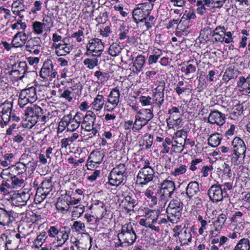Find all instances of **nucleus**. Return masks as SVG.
<instances>
[{
	"instance_id": "nucleus-1",
	"label": "nucleus",
	"mask_w": 250,
	"mask_h": 250,
	"mask_svg": "<svg viewBox=\"0 0 250 250\" xmlns=\"http://www.w3.org/2000/svg\"><path fill=\"white\" fill-rule=\"evenodd\" d=\"M70 232V229L68 227L51 226L47 230L50 237L55 238L58 242V246L61 247L68 240Z\"/></svg>"
},
{
	"instance_id": "nucleus-2",
	"label": "nucleus",
	"mask_w": 250,
	"mask_h": 250,
	"mask_svg": "<svg viewBox=\"0 0 250 250\" xmlns=\"http://www.w3.org/2000/svg\"><path fill=\"white\" fill-rule=\"evenodd\" d=\"M126 167L125 164H119L111 171L109 176V184L117 186L121 184L126 176Z\"/></svg>"
},
{
	"instance_id": "nucleus-3",
	"label": "nucleus",
	"mask_w": 250,
	"mask_h": 250,
	"mask_svg": "<svg viewBox=\"0 0 250 250\" xmlns=\"http://www.w3.org/2000/svg\"><path fill=\"white\" fill-rule=\"evenodd\" d=\"M182 208V204L179 199H173L170 202L166 211L170 222L173 223L180 218Z\"/></svg>"
},
{
	"instance_id": "nucleus-4",
	"label": "nucleus",
	"mask_w": 250,
	"mask_h": 250,
	"mask_svg": "<svg viewBox=\"0 0 250 250\" xmlns=\"http://www.w3.org/2000/svg\"><path fill=\"white\" fill-rule=\"evenodd\" d=\"M81 115V113L77 112L73 117L71 114L64 115L59 122V126L62 124L63 125H66L68 132H73L80 126L82 119Z\"/></svg>"
},
{
	"instance_id": "nucleus-5",
	"label": "nucleus",
	"mask_w": 250,
	"mask_h": 250,
	"mask_svg": "<svg viewBox=\"0 0 250 250\" xmlns=\"http://www.w3.org/2000/svg\"><path fill=\"white\" fill-rule=\"evenodd\" d=\"M41 78L45 81L51 82L58 77V73L54 68L53 62L51 59L46 60L43 63L39 73Z\"/></svg>"
},
{
	"instance_id": "nucleus-6",
	"label": "nucleus",
	"mask_w": 250,
	"mask_h": 250,
	"mask_svg": "<svg viewBox=\"0 0 250 250\" xmlns=\"http://www.w3.org/2000/svg\"><path fill=\"white\" fill-rule=\"evenodd\" d=\"M145 163V166L140 169L137 176L136 182L142 186L151 181L154 174L153 169L149 166V161L147 160Z\"/></svg>"
},
{
	"instance_id": "nucleus-7",
	"label": "nucleus",
	"mask_w": 250,
	"mask_h": 250,
	"mask_svg": "<svg viewBox=\"0 0 250 250\" xmlns=\"http://www.w3.org/2000/svg\"><path fill=\"white\" fill-rule=\"evenodd\" d=\"M86 48L87 55L99 58L104 51V46L100 39L94 38L89 41Z\"/></svg>"
},
{
	"instance_id": "nucleus-8",
	"label": "nucleus",
	"mask_w": 250,
	"mask_h": 250,
	"mask_svg": "<svg viewBox=\"0 0 250 250\" xmlns=\"http://www.w3.org/2000/svg\"><path fill=\"white\" fill-rule=\"evenodd\" d=\"M160 192H157L158 195L160 196V200L166 201L167 197H171V195L175 189V183L171 180H165L160 184Z\"/></svg>"
},
{
	"instance_id": "nucleus-9",
	"label": "nucleus",
	"mask_w": 250,
	"mask_h": 250,
	"mask_svg": "<svg viewBox=\"0 0 250 250\" xmlns=\"http://www.w3.org/2000/svg\"><path fill=\"white\" fill-rule=\"evenodd\" d=\"M0 177L2 180L0 186V191L3 193H9V190L12 189L13 176L9 169L5 168L1 172Z\"/></svg>"
},
{
	"instance_id": "nucleus-10",
	"label": "nucleus",
	"mask_w": 250,
	"mask_h": 250,
	"mask_svg": "<svg viewBox=\"0 0 250 250\" xmlns=\"http://www.w3.org/2000/svg\"><path fill=\"white\" fill-rule=\"evenodd\" d=\"M208 196L213 203H218L223 200L225 198L224 192L220 187V184H214L210 187L208 191Z\"/></svg>"
},
{
	"instance_id": "nucleus-11",
	"label": "nucleus",
	"mask_w": 250,
	"mask_h": 250,
	"mask_svg": "<svg viewBox=\"0 0 250 250\" xmlns=\"http://www.w3.org/2000/svg\"><path fill=\"white\" fill-rule=\"evenodd\" d=\"M120 92L117 87H115L111 90L109 95L107 97V103L111 104V107H109V105L106 103L105 104V108H106L108 111H111L116 107L120 102Z\"/></svg>"
},
{
	"instance_id": "nucleus-12",
	"label": "nucleus",
	"mask_w": 250,
	"mask_h": 250,
	"mask_svg": "<svg viewBox=\"0 0 250 250\" xmlns=\"http://www.w3.org/2000/svg\"><path fill=\"white\" fill-rule=\"evenodd\" d=\"M40 38L36 37L26 41L25 47L26 51L33 53L34 55H38L40 53L39 48L41 45Z\"/></svg>"
},
{
	"instance_id": "nucleus-13",
	"label": "nucleus",
	"mask_w": 250,
	"mask_h": 250,
	"mask_svg": "<svg viewBox=\"0 0 250 250\" xmlns=\"http://www.w3.org/2000/svg\"><path fill=\"white\" fill-rule=\"evenodd\" d=\"M30 194L22 192L21 193H14L11 198V203L15 206H22L26 204L30 198Z\"/></svg>"
},
{
	"instance_id": "nucleus-14",
	"label": "nucleus",
	"mask_w": 250,
	"mask_h": 250,
	"mask_svg": "<svg viewBox=\"0 0 250 250\" xmlns=\"http://www.w3.org/2000/svg\"><path fill=\"white\" fill-rule=\"evenodd\" d=\"M71 197L70 195L65 194L62 195L58 198L56 203V208L58 210L62 213L67 212L71 205Z\"/></svg>"
},
{
	"instance_id": "nucleus-15",
	"label": "nucleus",
	"mask_w": 250,
	"mask_h": 250,
	"mask_svg": "<svg viewBox=\"0 0 250 250\" xmlns=\"http://www.w3.org/2000/svg\"><path fill=\"white\" fill-rule=\"evenodd\" d=\"M27 40V34L25 31L17 33L13 38L11 44L13 47H21L26 43Z\"/></svg>"
},
{
	"instance_id": "nucleus-16",
	"label": "nucleus",
	"mask_w": 250,
	"mask_h": 250,
	"mask_svg": "<svg viewBox=\"0 0 250 250\" xmlns=\"http://www.w3.org/2000/svg\"><path fill=\"white\" fill-rule=\"evenodd\" d=\"M225 115L217 110L211 112L208 117V122L209 123L216 124L219 125H223L225 123Z\"/></svg>"
},
{
	"instance_id": "nucleus-17",
	"label": "nucleus",
	"mask_w": 250,
	"mask_h": 250,
	"mask_svg": "<svg viewBox=\"0 0 250 250\" xmlns=\"http://www.w3.org/2000/svg\"><path fill=\"white\" fill-rule=\"evenodd\" d=\"M225 34V27L224 26H217L212 31V41L215 42L223 43Z\"/></svg>"
},
{
	"instance_id": "nucleus-18",
	"label": "nucleus",
	"mask_w": 250,
	"mask_h": 250,
	"mask_svg": "<svg viewBox=\"0 0 250 250\" xmlns=\"http://www.w3.org/2000/svg\"><path fill=\"white\" fill-rule=\"evenodd\" d=\"M53 46L55 47V52L58 56H64L69 53L73 49L72 45L70 44H62L61 43H53Z\"/></svg>"
},
{
	"instance_id": "nucleus-19",
	"label": "nucleus",
	"mask_w": 250,
	"mask_h": 250,
	"mask_svg": "<svg viewBox=\"0 0 250 250\" xmlns=\"http://www.w3.org/2000/svg\"><path fill=\"white\" fill-rule=\"evenodd\" d=\"M12 108V104L11 103L5 101L1 104L0 105V112L2 113L1 118L6 124L7 121H4V119L9 120L10 114H11V109Z\"/></svg>"
},
{
	"instance_id": "nucleus-20",
	"label": "nucleus",
	"mask_w": 250,
	"mask_h": 250,
	"mask_svg": "<svg viewBox=\"0 0 250 250\" xmlns=\"http://www.w3.org/2000/svg\"><path fill=\"white\" fill-rule=\"evenodd\" d=\"M232 152L238 153H246V147L244 142L239 137H235L231 143Z\"/></svg>"
},
{
	"instance_id": "nucleus-21",
	"label": "nucleus",
	"mask_w": 250,
	"mask_h": 250,
	"mask_svg": "<svg viewBox=\"0 0 250 250\" xmlns=\"http://www.w3.org/2000/svg\"><path fill=\"white\" fill-rule=\"evenodd\" d=\"M14 220V218L11 211H7L2 208H0V224L8 226Z\"/></svg>"
},
{
	"instance_id": "nucleus-22",
	"label": "nucleus",
	"mask_w": 250,
	"mask_h": 250,
	"mask_svg": "<svg viewBox=\"0 0 250 250\" xmlns=\"http://www.w3.org/2000/svg\"><path fill=\"white\" fill-rule=\"evenodd\" d=\"M20 93L21 97L27 98L31 103L35 102L37 99L36 88L33 86L22 90Z\"/></svg>"
},
{
	"instance_id": "nucleus-23",
	"label": "nucleus",
	"mask_w": 250,
	"mask_h": 250,
	"mask_svg": "<svg viewBox=\"0 0 250 250\" xmlns=\"http://www.w3.org/2000/svg\"><path fill=\"white\" fill-rule=\"evenodd\" d=\"M119 240H123L125 245L130 246L135 241L137 236L135 232L132 233H119L118 234Z\"/></svg>"
},
{
	"instance_id": "nucleus-24",
	"label": "nucleus",
	"mask_w": 250,
	"mask_h": 250,
	"mask_svg": "<svg viewBox=\"0 0 250 250\" xmlns=\"http://www.w3.org/2000/svg\"><path fill=\"white\" fill-rule=\"evenodd\" d=\"M199 192V186L198 182L192 181L188 184L186 188V194L189 199L197 195Z\"/></svg>"
},
{
	"instance_id": "nucleus-25",
	"label": "nucleus",
	"mask_w": 250,
	"mask_h": 250,
	"mask_svg": "<svg viewBox=\"0 0 250 250\" xmlns=\"http://www.w3.org/2000/svg\"><path fill=\"white\" fill-rule=\"evenodd\" d=\"M230 158V162L234 166H242L245 163L246 153H238L232 152L229 156Z\"/></svg>"
},
{
	"instance_id": "nucleus-26",
	"label": "nucleus",
	"mask_w": 250,
	"mask_h": 250,
	"mask_svg": "<svg viewBox=\"0 0 250 250\" xmlns=\"http://www.w3.org/2000/svg\"><path fill=\"white\" fill-rule=\"evenodd\" d=\"M146 58L142 55L137 56L133 62L132 71L134 73L138 74L142 70L145 64Z\"/></svg>"
},
{
	"instance_id": "nucleus-27",
	"label": "nucleus",
	"mask_w": 250,
	"mask_h": 250,
	"mask_svg": "<svg viewBox=\"0 0 250 250\" xmlns=\"http://www.w3.org/2000/svg\"><path fill=\"white\" fill-rule=\"evenodd\" d=\"M161 84L162 85L160 84L156 88V90L157 92L155 94V101L158 104L159 108H160L164 101V91L165 90V83H161Z\"/></svg>"
},
{
	"instance_id": "nucleus-28",
	"label": "nucleus",
	"mask_w": 250,
	"mask_h": 250,
	"mask_svg": "<svg viewBox=\"0 0 250 250\" xmlns=\"http://www.w3.org/2000/svg\"><path fill=\"white\" fill-rule=\"evenodd\" d=\"M136 115L140 117L146 123H148L154 116L153 107L151 109L142 108L137 113Z\"/></svg>"
},
{
	"instance_id": "nucleus-29",
	"label": "nucleus",
	"mask_w": 250,
	"mask_h": 250,
	"mask_svg": "<svg viewBox=\"0 0 250 250\" xmlns=\"http://www.w3.org/2000/svg\"><path fill=\"white\" fill-rule=\"evenodd\" d=\"M104 104V99L103 95L98 94L91 103L92 107L96 111H100Z\"/></svg>"
},
{
	"instance_id": "nucleus-30",
	"label": "nucleus",
	"mask_w": 250,
	"mask_h": 250,
	"mask_svg": "<svg viewBox=\"0 0 250 250\" xmlns=\"http://www.w3.org/2000/svg\"><path fill=\"white\" fill-rule=\"evenodd\" d=\"M123 47L120 43L113 42L108 48V53L112 57H116L119 55Z\"/></svg>"
},
{
	"instance_id": "nucleus-31",
	"label": "nucleus",
	"mask_w": 250,
	"mask_h": 250,
	"mask_svg": "<svg viewBox=\"0 0 250 250\" xmlns=\"http://www.w3.org/2000/svg\"><path fill=\"white\" fill-rule=\"evenodd\" d=\"M190 62H194V61L192 60L187 62V64L185 66H182L181 68L182 72L184 73L186 76H188L190 74L194 73L196 70V63L192 64L190 63Z\"/></svg>"
},
{
	"instance_id": "nucleus-32",
	"label": "nucleus",
	"mask_w": 250,
	"mask_h": 250,
	"mask_svg": "<svg viewBox=\"0 0 250 250\" xmlns=\"http://www.w3.org/2000/svg\"><path fill=\"white\" fill-rule=\"evenodd\" d=\"M104 158L103 154L99 151L92 152L90 153L88 159V163L90 162L96 164H100L102 163Z\"/></svg>"
},
{
	"instance_id": "nucleus-33",
	"label": "nucleus",
	"mask_w": 250,
	"mask_h": 250,
	"mask_svg": "<svg viewBox=\"0 0 250 250\" xmlns=\"http://www.w3.org/2000/svg\"><path fill=\"white\" fill-rule=\"evenodd\" d=\"M221 140L222 137L220 134H212L208 138V144L212 147H216L220 145Z\"/></svg>"
},
{
	"instance_id": "nucleus-34",
	"label": "nucleus",
	"mask_w": 250,
	"mask_h": 250,
	"mask_svg": "<svg viewBox=\"0 0 250 250\" xmlns=\"http://www.w3.org/2000/svg\"><path fill=\"white\" fill-rule=\"evenodd\" d=\"M137 7L141 10L146 17L149 16L150 11L153 8V4L144 2L138 4Z\"/></svg>"
},
{
	"instance_id": "nucleus-35",
	"label": "nucleus",
	"mask_w": 250,
	"mask_h": 250,
	"mask_svg": "<svg viewBox=\"0 0 250 250\" xmlns=\"http://www.w3.org/2000/svg\"><path fill=\"white\" fill-rule=\"evenodd\" d=\"M147 123L140 118L138 115L135 116V121L133 122V132H136L142 129Z\"/></svg>"
},
{
	"instance_id": "nucleus-36",
	"label": "nucleus",
	"mask_w": 250,
	"mask_h": 250,
	"mask_svg": "<svg viewBox=\"0 0 250 250\" xmlns=\"http://www.w3.org/2000/svg\"><path fill=\"white\" fill-rule=\"evenodd\" d=\"M191 234L190 231L186 229L183 233L181 234L179 237L180 242L181 245H188L191 241Z\"/></svg>"
},
{
	"instance_id": "nucleus-37",
	"label": "nucleus",
	"mask_w": 250,
	"mask_h": 250,
	"mask_svg": "<svg viewBox=\"0 0 250 250\" xmlns=\"http://www.w3.org/2000/svg\"><path fill=\"white\" fill-rule=\"evenodd\" d=\"M14 70H18L24 76L27 70V63L24 61H21L18 63H15L12 65V67Z\"/></svg>"
},
{
	"instance_id": "nucleus-38",
	"label": "nucleus",
	"mask_w": 250,
	"mask_h": 250,
	"mask_svg": "<svg viewBox=\"0 0 250 250\" xmlns=\"http://www.w3.org/2000/svg\"><path fill=\"white\" fill-rule=\"evenodd\" d=\"M52 186L51 184V178L45 179L42 183L41 189H38V192H41V190H44V195L48 194L51 191Z\"/></svg>"
},
{
	"instance_id": "nucleus-39",
	"label": "nucleus",
	"mask_w": 250,
	"mask_h": 250,
	"mask_svg": "<svg viewBox=\"0 0 250 250\" xmlns=\"http://www.w3.org/2000/svg\"><path fill=\"white\" fill-rule=\"evenodd\" d=\"M6 169H9L10 172H18L19 173L24 174L26 170L25 164L22 163H17L15 166L8 167Z\"/></svg>"
},
{
	"instance_id": "nucleus-40",
	"label": "nucleus",
	"mask_w": 250,
	"mask_h": 250,
	"mask_svg": "<svg viewBox=\"0 0 250 250\" xmlns=\"http://www.w3.org/2000/svg\"><path fill=\"white\" fill-rule=\"evenodd\" d=\"M250 241L248 239H241L235 246L234 250H250Z\"/></svg>"
},
{
	"instance_id": "nucleus-41",
	"label": "nucleus",
	"mask_w": 250,
	"mask_h": 250,
	"mask_svg": "<svg viewBox=\"0 0 250 250\" xmlns=\"http://www.w3.org/2000/svg\"><path fill=\"white\" fill-rule=\"evenodd\" d=\"M153 53L148 57V63L149 65L157 62L159 58L162 55V51L159 49H155L154 50Z\"/></svg>"
},
{
	"instance_id": "nucleus-42",
	"label": "nucleus",
	"mask_w": 250,
	"mask_h": 250,
	"mask_svg": "<svg viewBox=\"0 0 250 250\" xmlns=\"http://www.w3.org/2000/svg\"><path fill=\"white\" fill-rule=\"evenodd\" d=\"M157 193H155L153 192L152 188H148L145 192V196L150 199L153 205H156L157 204L158 198H157Z\"/></svg>"
},
{
	"instance_id": "nucleus-43",
	"label": "nucleus",
	"mask_w": 250,
	"mask_h": 250,
	"mask_svg": "<svg viewBox=\"0 0 250 250\" xmlns=\"http://www.w3.org/2000/svg\"><path fill=\"white\" fill-rule=\"evenodd\" d=\"M237 86L239 88V89L241 91L244 92L246 93L249 94L247 78L245 79L244 77H240L239 80L237 83Z\"/></svg>"
},
{
	"instance_id": "nucleus-44",
	"label": "nucleus",
	"mask_w": 250,
	"mask_h": 250,
	"mask_svg": "<svg viewBox=\"0 0 250 250\" xmlns=\"http://www.w3.org/2000/svg\"><path fill=\"white\" fill-rule=\"evenodd\" d=\"M187 137V132L183 129L177 131L172 137L174 141H181L183 144Z\"/></svg>"
},
{
	"instance_id": "nucleus-45",
	"label": "nucleus",
	"mask_w": 250,
	"mask_h": 250,
	"mask_svg": "<svg viewBox=\"0 0 250 250\" xmlns=\"http://www.w3.org/2000/svg\"><path fill=\"white\" fill-rule=\"evenodd\" d=\"M134 20L136 22H143L146 17L144 14L137 7L132 12Z\"/></svg>"
},
{
	"instance_id": "nucleus-46",
	"label": "nucleus",
	"mask_w": 250,
	"mask_h": 250,
	"mask_svg": "<svg viewBox=\"0 0 250 250\" xmlns=\"http://www.w3.org/2000/svg\"><path fill=\"white\" fill-rule=\"evenodd\" d=\"M83 64L89 69H93L99 64L98 58H86L83 61Z\"/></svg>"
},
{
	"instance_id": "nucleus-47",
	"label": "nucleus",
	"mask_w": 250,
	"mask_h": 250,
	"mask_svg": "<svg viewBox=\"0 0 250 250\" xmlns=\"http://www.w3.org/2000/svg\"><path fill=\"white\" fill-rule=\"evenodd\" d=\"M125 208L128 211H131L133 210L134 208L135 207V200L132 198L130 196H127L125 197Z\"/></svg>"
},
{
	"instance_id": "nucleus-48",
	"label": "nucleus",
	"mask_w": 250,
	"mask_h": 250,
	"mask_svg": "<svg viewBox=\"0 0 250 250\" xmlns=\"http://www.w3.org/2000/svg\"><path fill=\"white\" fill-rule=\"evenodd\" d=\"M187 167H188L186 165H180L179 167H175L171 174L174 176L183 174L186 172Z\"/></svg>"
},
{
	"instance_id": "nucleus-49",
	"label": "nucleus",
	"mask_w": 250,
	"mask_h": 250,
	"mask_svg": "<svg viewBox=\"0 0 250 250\" xmlns=\"http://www.w3.org/2000/svg\"><path fill=\"white\" fill-rule=\"evenodd\" d=\"M96 119V115L91 111H88L84 116L82 123L88 122L95 123Z\"/></svg>"
},
{
	"instance_id": "nucleus-50",
	"label": "nucleus",
	"mask_w": 250,
	"mask_h": 250,
	"mask_svg": "<svg viewBox=\"0 0 250 250\" xmlns=\"http://www.w3.org/2000/svg\"><path fill=\"white\" fill-rule=\"evenodd\" d=\"M12 189H17L22 187L24 180L22 177H18L13 175Z\"/></svg>"
},
{
	"instance_id": "nucleus-51",
	"label": "nucleus",
	"mask_w": 250,
	"mask_h": 250,
	"mask_svg": "<svg viewBox=\"0 0 250 250\" xmlns=\"http://www.w3.org/2000/svg\"><path fill=\"white\" fill-rule=\"evenodd\" d=\"M184 148V145L181 141H173L171 143V149L175 152H181Z\"/></svg>"
},
{
	"instance_id": "nucleus-52",
	"label": "nucleus",
	"mask_w": 250,
	"mask_h": 250,
	"mask_svg": "<svg viewBox=\"0 0 250 250\" xmlns=\"http://www.w3.org/2000/svg\"><path fill=\"white\" fill-rule=\"evenodd\" d=\"M210 37H212V31L211 30L204 28L200 31L199 38H201L204 41H207L209 40Z\"/></svg>"
},
{
	"instance_id": "nucleus-53",
	"label": "nucleus",
	"mask_w": 250,
	"mask_h": 250,
	"mask_svg": "<svg viewBox=\"0 0 250 250\" xmlns=\"http://www.w3.org/2000/svg\"><path fill=\"white\" fill-rule=\"evenodd\" d=\"M171 143L172 142L169 138H166L165 141L163 142V149L161 151V152L163 154L168 153L170 150V147H169V146L170 145Z\"/></svg>"
},
{
	"instance_id": "nucleus-54",
	"label": "nucleus",
	"mask_w": 250,
	"mask_h": 250,
	"mask_svg": "<svg viewBox=\"0 0 250 250\" xmlns=\"http://www.w3.org/2000/svg\"><path fill=\"white\" fill-rule=\"evenodd\" d=\"M47 237V236L46 235V233L45 231H43L39 235L37 236L35 240V243L36 246L38 247H39L38 246H41Z\"/></svg>"
},
{
	"instance_id": "nucleus-55",
	"label": "nucleus",
	"mask_w": 250,
	"mask_h": 250,
	"mask_svg": "<svg viewBox=\"0 0 250 250\" xmlns=\"http://www.w3.org/2000/svg\"><path fill=\"white\" fill-rule=\"evenodd\" d=\"M33 29L34 33L37 35L41 34L43 32V24L40 21H35L33 23Z\"/></svg>"
},
{
	"instance_id": "nucleus-56",
	"label": "nucleus",
	"mask_w": 250,
	"mask_h": 250,
	"mask_svg": "<svg viewBox=\"0 0 250 250\" xmlns=\"http://www.w3.org/2000/svg\"><path fill=\"white\" fill-rule=\"evenodd\" d=\"M83 29L81 28L78 31H76L71 35V37L73 38H76V41L78 42H80L83 41Z\"/></svg>"
},
{
	"instance_id": "nucleus-57",
	"label": "nucleus",
	"mask_w": 250,
	"mask_h": 250,
	"mask_svg": "<svg viewBox=\"0 0 250 250\" xmlns=\"http://www.w3.org/2000/svg\"><path fill=\"white\" fill-rule=\"evenodd\" d=\"M226 216L224 214L219 215L216 220L212 222L213 225H218L223 228L226 220Z\"/></svg>"
},
{
	"instance_id": "nucleus-58",
	"label": "nucleus",
	"mask_w": 250,
	"mask_h": 250,
	"mask_svg": "<svg viewBox=\"0 0 250 250\" xmlns=\"http://www.w3.org/2000/svg\"><path fill=\"white\" fill-rule=\"evenodd\" d=\"M73 96L70 90L66 89L61 94L60 97L65 99L68 102H72L73 101Z\"/></svg>"
},
{
	"instance_id": "nucleus-59",
	"label": "nucleus",
	"mask_w": 250,
	"mask_h": 250,
	"mask_svg": "<svg viewBox=\"0 0 250 250\" xmlns=\"http://www.w3.org/2000/svg\"><path fill=\"white\" fill-rule=\"evenodd\" d=\"M106 73L101 71H96L94 73V76L97 78V80L101 83H104L106 80Z\"/></svg>"
},
{
	"instance_id": "nucleus-60",
	"label": "nucleus",
	"mask_w": 250,
	"mask_h": 250,
	"mask_svg": "<svg viewBox=\"0 0 250 250\" xmlns=\"http://www.w3.org/2000/svg\"><path fill=\"white\" fill-rule=\"evenodd\" d=\"M42 24L48 27H52L53 24V17L51 16L45 15L43 18Z\"/></svg>"
},
{
	"instance_id": "nucleus-61",
	"label": "nucleus",
	"mask_w": 250,
	"mask_h": 250,
	"mask_svg": "<svg viewBox=\"0 0 250 250\" xmlns=\"http://www.w3.org/2000/svg\"><path fill=\"white\" fill-rule=\"evenodd\" d=\"M220 187L224 192V196H226L227 198L228 197L229 195L227 193V191L231 189L232 187V184L229 182H226L223 184H220Z\"/></svg>"
},
{
	"instance_id": "nucleus-62",
	"label": "nucleus",
	"mask_w": 250,
	"mask_h": 250,
	"mask_svg": "<svg viewBox=\"0 0 250 250\" xmlns=\"http://www.w3.org/2000/svg\"><path fill=\"white\" fill-rule=\"evenodd\" d=\"M9 74L11 78H13L14 81H18V80H21L24 76L19 71L14 70L11 68V70L9 72Z\"/></svg>"
},
{
	"instance_id": "nucleus-63",
	"label": "nucleus",
	"mask_w": 250,
	"mask_h": 250,
	"mask_svg": "<svg viewBox=\"0 0 250 250\" xmlns=\"http://www.w3.org/2000/svg\"><path fill=\"white\" fill-rule=\"evenodd\" d=\"M12 8H16L21 11H25V6L23 4L22 0H18L15 1L12 4Z\"/></svg>"
},
{
	"instance_id": "nucleus-64",
	"label": "nucleus",
	"mask_w": 250,
	"mask_h": 250,
	"mask_svg": "<svg viewBox=\"0 0 250 250\" xmlns=\"http://www.w3.org/2000/svg\"><path fill=\"white\" fill-rule=\"evenodd\" d=\"M92 238L89 236V244L88 245L84 244L82 242H79L78 246V250H90V248L91 247V241H92Z\"/></svg>"
}]
</instances>
